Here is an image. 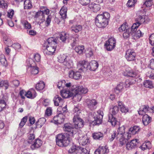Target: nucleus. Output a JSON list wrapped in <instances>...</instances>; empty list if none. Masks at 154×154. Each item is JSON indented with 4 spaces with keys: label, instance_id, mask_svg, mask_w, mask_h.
<instances>
[{
    "label": "nucleus",
    "instance_id": "1",
    "mask_svg": "<svg viewBox=\"0 0 154 154\" xmlns=\"http://www.w3.org/2000/svg\"><path fill=\"white\" fill-rule=\"evenodd\" d=\"M110 17L109 13L106 12L98 14L95 19L96 25L100 28L106 27L108 24Z\"/></svg>",
    "mask_w": 154,
    "mask_h": 154
},
{
    "label": "nucleus",
    "instance_id": "2",
    "mask_svg": "<svg viewBox=\"0 0 154 154\" xmlns=\"http://www.w3.org/2000/svg\"><path fill=\"white\" fill-rule=\"evenodd\" d=\"M57 39L54 37L48 38L47 41L46 49L44 51L45 54L52 55L54 52L57 46Z\"/></svg>",
    "mask_w": 154,
    "mask_h": 154
},
{
    "label": "nucleus",
    "instance_id": "3",
    "mask_svg": "<svg viewBox=\"0 0 154 154\" xmlns=\"http://www.w3.org/2000/svg\"><path fill=\"white\" fill-rule=\"evenodd\" d=\"M103 113L101 110H98L97 112H92L89 116V121L93 125L101 124Z\"/></svg>",
    "mask_w": 154,
    "mask_h": 154
},
{
    "label": "nucleus",
    "instance_id": "4",
    "mask_svg": "<svg viewBox=\"0 0 154 154\" xmlns=\"http://www.w3.org/2000/svg\"><path fill=\"white\" fill-rule=\"evenodd\" d=\"M57 144L60 147H65L69 143L70 140L69 136L67 134H60L56 136Z\"/></svg>",
    "mask_w": 154,
    "mask_h": 154
},
{
    "label": "nucleus",
    "instance_id": "5",
    "mask_svg": "<svg viewBox=\"0 0 154 154\" xmlns=\"http://www.w3.org/2000/svg\"><path fill=\"white\" fill-rule=\"evenodd\" d=\"M72 91L75 92V97H79V100H77V101H80L82 98L80 95L82 94H86L88 92V89L86 88H84L82 86H79L76 85H74L72 86Z\"/></svg>",
    "mask_w": 154,
    "mask_h": 154
},
{
    "label": "nucleus",
    "instance_id": "6",
    "mask_svg": "<svg viewBox=\"0 0 154 154\" xmlns=\"http://www.w3.org/2000/svg\"><path fill=\"white\" fill-rule=\"evenodd\" d=\"M116 45V41L113 37L109 38L105 44L106 49L107 51H111L115 48Z\"/></svg>",
    "mask_w": 154,
    "mask_h": 154
},
{
    "label": "nucleus",
    "instance_id": "7",
    "mask_svg": "<svg viewBox=\"0 0 154 154\" xmlns=\"http://www.w3.org/2000/svg\"><path fill=\"white\" fill-rule=\"evenodd\" d=\"M33 62V61L31 59L27 61L28 69H29V70H30L32 74L35 75L37 74L38 73V68L37 66H35V63H31Z\"/></svg>",
    "mask_w": 154,
    "mask_h": 154
},
{
    "label": "nucleus",
    "instance_id": "8",
    "mask_svg": "<svg viewBox=\"0 0 154 154\" xmlns=\"http://www.w3.org/2000/svg\"><path fill=\"white\" fill-rule=\"evenodd\" d=\"M60 93L62 97L64 98H68L72 97H73L74 98H76L75 97V92L72 91V86L70 90L63 89L61 90Z\"/></svg>",
    "mask_w": 154,
    "mask_h": 154
},
{
    "label": "nucleus",
    "instance_id": "9",
    "mask_svg": "<svg viewBox=\"0 0 154 154\" xmlns=\"http://www.w3.org/2000/svg\"><path fill=\"white\" fill-rule=\"evenodd\" d=\"M64 131L68 133V135L70 136H72L76 133V131L74 130V128L72 125L70 123H66L64 125L63 127Z\"/></svg>",
    "mask_w": 154,
    "mask_h": 154
},
{
    "label": "nucleus",
    "instance_id": "10",
    "mask_svg": "<svg viewBox=\"0 0 154 154\" xmlns=\"http://www.w3.org/2000/svg\"><path fill=\"white\" fill-rule=\"evenodd\" d=\"M74 127L75 128H82L83 126V121L79 116H75L73 119Z\"/></svg>",
    "mask_w": 154,
    "mask_h": 154
},
{
    "label": "nucleus",
    "instance_id": "11",
    "mask_svg": "<svg viewBox=\"0 0 154 154\" xmlns=\"http://www.w3.org/2000/svg\"><path fill=\"white\" fill-rule=\"evenodd\" d=\"M136 54L135 52L131 49L128 50L125 54V58L128 61H133L135 60Z\"/></svg>",
    "mask_w": 154,
    "mask_h": 154
},
{
    "label": "nucleus",
    "instance_id": "12",
    "mask_svg": "<svg viewBox=\"0 0 154 154\" xmlns=\"http://www.w3.org/2000/svg\"><path fill=\"white\" fill-rule=\"evenodd\" d=\"M86 103L88 108L91 110H94L96 108V105L97 103V102L94 99L92 100L87 99Z\"/></svg>",
    "mask_w": 154,
    "mask_h": 154
},
{
    "label": "nucleus",
    "instance_id": "13",
    "mask_svg": "<svg viewBox=\"0 0 154 154\" xmlns=\"http://www.w3.org/2000/svg\"><path fill=\"white\" fill-rule=\"evenodd\" d=\"M98 66V64L95 60L91 61L90 63L88 62V65L87 66V69L91 71H95Z\"/></svg>",
    "mask_w": 154,
    "mask_h": 154
},
{
    "label": "nucleus",
    "instance_id": "14",
    "mask_svg": "<svg viewBox=\"0 0 154 154\" xmlns=\"http://www.w3.org/2000/svg\"><path fill=\"white\" fill-rule=\"evenodd\" d=\"M138 140L135 139L132 140L130 142H128L126 145V147L128 150H131L135 148L137 144Z\"/></svg>",
    "mask_w": 154,
    "mask_h": 154
},
{
    "label": "nucleus",
    "instance_id": "15",
    "mask_svg": "<svg viewBox=\"0 0 154 154\" xmlns=\"http://www.w3.org/2000/svg\"><path fill=\"white\" fill-rule=\"evenodd\" d=\"M30 146L32 149L34 150L36 148H38L42 144V141L39 139H37L34 140Z\"/></svg>",
    "mask_w": 154,
    "mask_h": 154
},
{
    "label": "nucleus",
    "instance_id": "16",
    "mask_svg": "<svg viewBox=\"0 0 154 154\" xmlns=\"http://www.w3.org/2000/svg\"><path fill=\"white\" fill-rule=\"evenodd\" d=\"M63 65L66 67L70 69L73 67L74 63L71 58L68 57L63 63Z\"/></svg>",
    "mask_w": 154,
    "mask_h": 154
},
{
    "label": "nucleus",
    "instance_id": "17",
    "mask_svg": "<svg viewBox=\"0 0 154 154\" xmlns=\"http://www.w3.org/2000/svg\"><path fill=\"white\" fill-rule=\"evenodd\" d=\"M77 65V68L79 70H83L84 69H87L88 62L84 60L80 61L78 62Z\"/></svg>",
    "mask_w": 154,
    "mask_h": 154
},
{
    "label": "nucleus",
    "instance_id": "18",
    "mask_svg": "<svg viewBox=\"0 0 154 154\" xmlns=\"http://www.w3.org/2000/svg\"><path fill=\"white\" fill-rule=\"evenodd\" d=\"M138 21L134 23L132 26V31H135L136 29L140 25L142 22L144 21V19L143 18L142 16H140L139 17Z\"/></svg>",
    "mask_w": 154,
    "mask_h": 154
},
{
    "label": "nucleus",
    "instance_id": "19",
    "mask_svg": "<svg viewBox=\"0 0 154 154\" xmlns=\"http://www.w3.org/2000/svg\"><path fill=\"white\" fill-rule=\"evenodd\" d=\"M89 8L94 12H97L100 9V6L99 4L91 3L88 5Z\"/></svg>",
    "mask_w": 154,
    "mask_h": 154
},
{
    "label": "nucleus",
    "instance_id": "20",
    "mask_svg": "<svg viewBox=\"0 0 154 154\" xmlns=\"http://www.w3.org/2000/svg\"><path fill=\"white\" fill-rule=\"evenodd\" d=\"M36 96V93L35 90L33 89H31L30 90L28 91L25 94V96L29 98L33 99Z\"/></svg>",
    "mask_w": 154,
    "mask_h": 154
},
{
    "label": "nucleus",
    "instance_id": "21",
    "mask_svg": "<svg viewBox=\"0 0 154 154\" xmlns=\"http://www.w3.org/2000/svg\"><path fill=\"white\" fill-rule=\"evenodd\" d=\"M54 101L56 106H61L64 103L63 99L58 96H57L54 97Z\"/></svg>",
    "mask_w": 154,
    "mask_h": 154
},
{
    "label": "nucleus",
    "instance_id": "22",
    "mask_svg": "<svg viewBox=\"0 0 154 154\" xmlns=\"http://www.w3.org/2000/svg\"><path fill=\"white\" fill-rule=\"evenodd\" d=\"M137 29V28L134 31H132V28H131V31L132 32L131 35H133V37L134 39H137L139 38L142 36L143 35V34L140 30L136 31Z\"/></svg>",
    "mask_w": 154,
    "mask_h": 154
},
{
    "label": "nucleus",
    "instance_id": "23",
    "mask_svg": "<svg viewBox=\"0 0 154 154\" xmlns=\"http://www.w3.org/2000/svg\"><path fill=\"white\" fill-rule=\"evenodd\" d=\"M149 108L148 105L142 106L140 108L138 113L140 115H143L146 112L149 111Z\"/></svg>",
    "mask_w": 154,
    "mask_h": 154
},
{
    "label": "nucleus",
    "instance_id": "24",
    "mask_svg": "<svg viewBox=\"0 0 154 154\" xmlns=\"http://www.w3.org/2000/svg\"><path fill=\"white\" fill-rule=\"evenodd\" d=\"M151 121V118L148 115H144L142 117L143 122L144 125H147Z\"/></svg>",
    "mask_w": 154,
    "mask_h": 154
},
{
    "label": "nucleus",
    "instance_id": "25",
    "mask_svg": "<svg viewBox=\"0 0 154 154\" xmlns=\"http://www.w3.org/2000/svg\"><path fill=\"white\" fill-rule=\"evenodd\" d=\"M75 51L79 55H82L85 51L84 46H78L75 48Z\"/></svg>",
    "mask_w": 154,
    "mask_h": 154
},
{
    "label": "nucleus",
    "instance_id": "26",
    "mask_svg": "<svg viewBox=\"0 0 154 154\" xmlns=\"http://www.w3.org/2000/svg\"><path fill=\"white\" fill-rule=\"evenodd\" d=\"M69 77H80L82 76L81 73L79 71L75 72L72 70H70L68 72Z\"/></svg>",
    "mask_w": 154,
    "mask_h": 154
},
{
    "label": "nucleus",
    "instance_id": "27",
    "mask_svg": "<svg viewBox=\"0 0 154 154\" xmlns=\"http://www.w3.org/2000/svg\"><path fill=\"white\" fill-rule=\"evenodd\" d=\"M79 146H76L75 145L71 146L68 150V152L69 153L79 154Z\"/></svg>",
    "mask_w": 154,
    "mask_h": 154
},
{
    "label": "nucleus",
    "instance_id": "28",
    "mask_svg": "<svg viewBox=\"0 0 154 154\" xmlns=\"http://www.w3.org/2000/svg\"><path fill=\"white\" fill-rule=\"evenodd\" d=\"M79 142L80 145L84 146L88 143V139L86 136H83L79 138Z\"/></svg>",
    "mask_w": 154,
    "mask_h": 154
},
{
    "label": "nucleus",
    "instance_id": "29",
    "mask_svg": "<svg viewBox=\"0 0 154 154\" xmlns=\"http://www.w3.org/2000/svg\"><path fill=\"white\" fill-rule=\"evenodd\" d=\"M93 137L94 139L98 140H101L103 137V134L100 132H95L93 134Z\"/></svg>",
    "mask_w": 154,
    "mask_h": 154
},
{
    "label": "nucleus",
    "instance_id": "30",
    "mask_svg": "<svg viewBox=\"0 0 154 154\" xmlns=\"http://www.w3.org/2000/svg\"><path fill=\"white\" fill-rule=\"evenodd\" d=\"M46 121V119L44 118L39 119L35 123L36 127L41 128L45 124Z\"/></svg>",
    "mask_w": 154,
    "mask_h": 154
},
{
    "label": "nucleus",
    "instance_id": "31",
    "mask_svg": "<svg viewBox=\"0 0 154 154\" xmlns=\"http://www.w3.org/2000/svg\"><path fill=\"white\" fill-rule=\"evenodd\" d=\"M67 9L65 7L63 6L61 9L60 11V14L63 19H65L66 17Z\"/></svg>",
    "mask_w": 154,
    "mask_h": 154
},
{
    "label": "nucleus",
    "instance_id": "32",
    "mask_svg": "<svg viewBox=\"0 0 154 154\" xmlns=\"http://www.w3.org/2000/svg\"><path fill=\"white\" fill-rule=\"evenodd\" d=\"M69 36V35L65 32H62L60 34V38L63 42H64Z\"/></svg>",
    "mask_w": 154,
    "mask_h": 154
},
{
    "label": "nucleus",
    "instance_id": "33",
    "mask_svg": "<svg viewBox=\"0 0 154 154\" xmlns=\"http://www.w3.org/2000/svg\"><path fill=\"white\" fill-rule=\"evenodd\" d=\"M109 122H110L113 126H115L117 123V121L116 118L113 116L112 115H109Z\"/></svg>",
    "mask_w": 154,
    "mask_h": 154
},
{
    "label": "nucleus",
    "instance_id": "34",
    "mask_svg": "<svg viewBox=\"0 0 154 154\" xmlns=\"http://www.w3.org/2000/svg\"><path fill=\"white\" fill-rule=\"evenodd\" d=\"M0 62L3 66H6L8 65L7 62L3 54H1L0 55Z\"/></svg>",
    "mask_w": 154,
    "mask_h": 154
},
{
    "label": "nucleus",
    "instance_id": "35",
    "mask_svg": "<svg viewBox=\"0 0 154 154\" xmlns=\"http://www.w3.org/2000/svg\"><path fill=\"white\" fill-rule=\"evenodd\" d=\"M139 127L137 126H134L133 127H131L129 129V132L133 134H135L140 130Z\"/></svg>",
    "mask_w": 154,
    "mask_h": 154
},
{
    "label": "nucleus",
    "instance_id": "36",
    "mask_svg": "<svg viewBox=\"0 0 154 154\" xmlns=\"http://www.w3.org/2000/svg\"><path fill=\"white\" fill-rule=\"evenodd\" d=\"M125 133V128L124 126H122L121 127H119L118 128L117 134V137L119 138L120 136L124 135L123 134Z\"/></svg>",
    "mask_w": 154,
    "mask_h": 154
},
{
    "label": "nucleus",
    "instance_id": "37",
    "mask_svg": "<svg viewBox=\"0 0 154 154\" xmlns=\"http://www.w3.org/2000/svg\"><path fill=\"white\" fill-rule=\"evenodd\" d=\"M21 23L26 29H31V26L27 20H22L21 21Z\"/></svg>",
    "mask_w": 154,
    "mask_h": 154
},
{
    "label": "nucleus",
    "instance_id": "38",
    "mask_svg": "<svg viewBox=\"0 0 154 154\" xmlns=\"http://www.w3.org/2000/svg\"><path fill=\"white\" fill-rule=\"evenodd\" d=\"M143 85L146 88H154V86L152 82L149 80H146L144 82Z\"/></svg>",
    "mask_w": 154,
    "mask_h": 154
},
{
    "label": "nucleus",
    "instance_id": "39",
    "mask_svg": "<svg viewBox=\"0 0 154 154\" xmlns=\"http://www.w3.org/2000/svg\"><path fill=\"white\" fill-rule=\"evenodd\" d=\"M45 87V84L43 82L40 81L35 86V88L37 90L40 91L42 90Z\"/></svg>",
    "mask_w": 154,
    "mask_h": 154
},
{
    "label": "nucleus",
    "instance_id": "40",
    "mask_svg": "<svg viewBox=\"0 0 154 154\" xmlns=\"http://www.w3.org/2000/svg\"><path fill=\"white\" fill-rule=\"evenodd\" d=\"M120 137V138L119 140V146H122L126 143L127 141L128 140L127 139L125 138L124 137V135L120 136L119 137Z\"/></svg>",
    "mask_w": 154,
    "mask_h": 154
},
{
    "label": "nucleus",
    "instance_id": "41",
    "mask_svg": "<svg viewBox=\"0 0 154 154\" xmlns=\"http://www.w3.org/2000/svg\"><path fill=\"white\" fill-rule=\"evenodd\" d=\"M82 29V27L80 25H76L72 27L71 28L72 31H74L75 33H78L81 31Z\"/></svg>",
    "mask_w": 154,
    "mask_h": 154
},
{
    "label": "nucleus",
    "instance_id": "42",
    "mask_svg": "<svg viewBox=\"0 0 154 154\" xmlns=\"http://www.w3.org/2000/svg\"><path fill=\"white\" fill-rule=\"evenodd\" d=\"M25 9H28L32 7V5L30 0H25L24 3Z\"/></svg>",
    "mask_w": 154,
    "mask_h": 154
},
{
    "label": "nucleus",
    "instance_id": "43",
    "mask_svg": "<svg viewBox=\"0 0 154 154\" xmlns=\"http://www.w3.org/2000/svg\"><path fill=\"white\" fill-rule=\"evenodd\" d=\"M68 57L64 54H60L58 57V61L62 63H63Z\"/></svg>",
    "mask_w": 154,
    "mask_h": 154
},
{
    "label": "nucleus",
    "instance_id": "44",
    "mask_svg": "<svg viewBox=\"0 0 154 154\" xmlns=\"http://www.w3.org/2000/svg\"><path fill=\"white\" fill-rule=\"evenodd\" d=\"M111 114L110 115H112V116L115 115L119 111V108L117 106H113L112 108H111L110 110Z\"/></svg>",
    "mask_w": 154,
    "mask_h": 154
},
{
    "label": "nucleus",
    "instance_id": "45",
    "mask_svg": "<svg viewBox=\"0 0 154 154\" xmlns=\"http://www.w3.org/2000/svg\"><path fill=\"white\" fill-rule=\"evenodd\" d=\"M9 86V83L7 80H0V87L4 86L5 89H7Z\"/></svg>",
    "mask_w": 154,
    "mask_h": 154
},
{
    "label": "nucleus",
    "instance_id": "46",
    "mask_svg": "<svg viewBox=\"0 0 154 154\" xmlns=\"http://www.w3.org/2000/svg\"><path fill=\"white\" fill-rule=\"evenodd\" d=\"M100 154H105L109 152V150L106 146L100 147L98 148Z\"/></svg>",
    "mask_w": 154,
    "mask_h": 154
},
{
    "label": "nucleus",
    "instance_id": "47",
    "mask_svg": "<svg viewBox=\"0 0 154 154\" xmlns=\"http://www.w3.org/2000/svg\"><path fill=\"white\" fill-rule=\"evenodd\" d=\"M123 88V83H120L117 85L115 89V92L117 94H118Z\"/></svg>",
    "mask_w": 154,
    "mask_h": 154
},
{
    "label": "nucleus",
    "instance_id": "48",
    "mask_svg": "<svg viewBox=\"0 0 154 154\" xmlns=\"http://www.w3.org/2000/svg\"><path fill=\"white\" fill-rule=\"evenodd\" d=\"M127 73L126 76L129 77H135L137 76V73L136 72H134L132 70H131L128 71H126Z\"/></svg>",
    "mask_w": 154,
    "mask_h": 154
},
{
    "label": "nucleus",
    "instance_id": "49",
    "mask_svg": "<svg viewBox=\"0 0 154 154\" xmlns=\"http://www.w3.org/2000/svg\"><path fill=\"white\" fill-rule=\"evenodd\" d=\"M52 110L51 107H48L47 108L45 112V116L47 117L51 116L52 114Z\"/></svg>",
    "mask_w": 154,
    "mask_h": 154
},
{
    "label": "nucleus",
    "instance_id": "50",
    "mask_svg": "<svg viewBox=\"0 0 154 154\" xmlns=\"http://www.w3.org/2000/svg\"><path fill=\"white\" fill-rule=\"evenodd\" d=\"M65 80H61L57 83V86L58 88L60 90H63L64 87L65 86Z\"/></svg>",
    "mask_w": 154,
    "mask_h": 154
},
{
    "label": "nucleus",
    "instance_id": "51",
    "mask_svg": "<svg viewBox=\"0 0 154 154\" xmlns=\"http://www.w3.org/2000/svg\"><path fill=\"white\" fill-rule=\"evenodd\" d=\"M79 154L84 153L85 154H89V151L86 148L79 146Z\"/></svg>",
    "mask_w": 154,
    "mask_h": 154
},
{
    "label": "nucleus",
    "instance_id": "52",
    "mask_svg": "<svg viewBox=\"0 0 154 154\" xmlns=\"http://www.w3.org/2000/svg\"><path fill=\"white\" fill-rule=\"evenodd\" d=\"M35 138V135L33 134H30L28 135L27 142L29 143H32L33 140Z\"/></svg>",
    "mask_w": 154,
    "mask_h": 154
},
{
    "label": "nucleus",
    "instance_id": "53",
    "mask_svg": "<svg viewBox=\"0 0 154 154\" xmlns=\"http://www.w3.org/2000/svg\"><path fill=\"white\" fill-rule=\"evenodd\" d=\"M65 116L63 114H59V117L57 124H60L63 122Z\"/></svg>",
    "mask_w": 154,
    "mask_h": 154
},
{
    "label": "nucleus",
    "instance_id": "54",
    "mask_svg": "<svg viewBox=\"0 0 154 154\" xmlns=\"http://www.w3.org/2000/svg\"><path fill=\"white\" fill-rule=\"evenodd\" d=\"M135 82V80L134 79L127 80L125 82L126 87H129L131 85H132Z\"/></svg>",
    "mask_w": 154,
    "mask_h": 154
},
{
    "label": "nucleus",
    "instance_id": "55",
    "mask_svg": "<svg viewBox=\"0 0 154 154\" xmlns=\"http://www.w3.org/2000/svg\"><path fill=\"white\" fill-rule=\"evenodd\" d=\"M128 29V26L125 24H123L120 27L119 29V32H125Z\"/></svg>",
    "mask_w": 154,
    "mask_h": 154
},
{
    "label": "nucleus",
    "instance_id": "56",
    "mask_svg": "<svg viewBox=\"0 0 154 154\" xmlns=\"http://www.w3.org/2000/svg\"><path fill=\"white\" fill-rule=\"evenodd\" d=\"M45 17V15L43 14V12L41 10L40 11L36 12L35 16V17L38 18L39 19H41Z\"/></svg>",
    "mask_w": 154,
    "mask_h": 154
},
{
    "label": "nucleus",
    "instance_id": "57",
    "mask_svg": "<svg viewBox=\"0 0 154 154\" xmlns=\"http://www.w3.org/2000/svg\"><path fill=\"white\" fill-rule=\"evenodd\" d=\"M117 134V132L116 131H114L111 133V137H109V140L110 141H112L114 140L115 138H116V139H117L118 138H117L116 137Z\"/></svg>",
    "mask_w": 154,
    "mask_h": 154
},
{
    "label": "nucleus",
    "instance_id": "58",
    "mask_svg": "<svg viewBox=\"0 0 154 154\" xmlns=\"http://www.w3.org/2000/svg\"><path fill=\"white\" fill-rule=\"evenodd\" d=\"M8 5L6 2L4 0H0V8H7Z\"/></svg>",
    "mask_w": 154,
    "mask_h": 154
},
{
    "label": "nucleus",
    "instance_id": "59",
    "mask_svg": "<svg viewBox=\"0 0 154 154\" xmlns=\"http://www.w3.org/2000/svg\"><path fill=\"white\" fill-rule=\"evenodd\" d=\"M4 43L8 46H12V42L9 38H5L4 39Z\"/></svg>",
    "mask_w": 154,
    "mask_h": 154
},
{
    "label": "nucleus",
    "instance_id": "60",
    "mask_svg": "<svg viewBox=\"0 0 154 154\" xmlns=\"http://www.w3.org/2000/svg\"><path fill=\"white\" fill-rule=\"evenodd\" d=\"M137 2V0H128L127 5L128 6L130 7H133Z\"/></svg>",
    "mask_w": 154,
    "mask_h": 154
},
{
    "label": "nucleus",
    "instance_id": "61",
    "mask_svg": "<svg viewBox=\"0 0 154 154\" xmlns=\"http://www.w3.org/2000/svg\"><path fill=\"white\" fill-rule=\"evenodd\" d=\"M40 10L42 11L43 12V14H45L48 15L49 13V10L47 9L46 7H42L40 8Z\"/></svg>",
    "mask_w": 154,
    "mask_h": 154
},
{
    "label": "nucleus",
    "instance_id": "62",
    "mask_svg": "<svg viewBox=\"0 0 154 154\" xmlns=\"http://www.w3.org/2000/svg\"><path fill=\"white\" fill-rule=\"evenodd\" d=\"M73 111L74 112V116H78L81 113L80 110L79 109L78 107H75L73 109Z\"/></svg>",
    "mask_w": 154,
    "mask_h": 154
},
{
    "label": "nucleus",
    "instance_id": "63",
    "mask_svg": "<svg viewBox=\"0 0 154 154\" xmlns=\"http://www.w3.org/2000/svg\"><path fill=\"white\" fill-rule=\"evenodd\" d=\"M120 110L122 113H126L128 112V109L125 105L120 107Z\"/></svg>",
    "mask_w": 154,
    "mask_h": 154
},
{
    "label": "nucleus",
    "instance_id": "64",
    "mask_svg": "<svg viewBox=\"0 0 154 154\" xmlns=\"http://www.w3.org/2000/svg\"><path fill=\"white\" fill-rule=\"evenodd\" d=\"M149 42L152 45H154V34L151 35L149 38Z\"/></svg>",
    "mask_w": 154,
    "mask_h": 154
}]
</instances>
